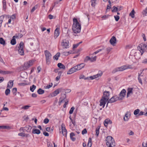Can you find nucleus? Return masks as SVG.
<instances>
[{"label": "nucleus", "mask_w": 147, "mask_h": 147, "mask_svg": "<svg viewBox=\"0 0 147 147\" xmlns=\"http://www.w3.org/2000/svg\"><path fill=\"white\" fill-rule=\"evenodd\" d=\"M12 72L11 71H3L0 69V74L3 75H5L7 74H11Z\"/></svg>", "instance_id": "nucleus-21"}, {"label": "nucleus", "mask_w": 147, "mask_h": 147, "mask_svg": "<svg viewBox=\"0 0 147 147\" xmlns=\"http://www.w3.org/2000/svg\"><path fill=\"white\" fill-rule=\"evenodd\" d=\"M11 128L10 127L8 126H1V129H9Z\"/></svg>", "instance_id": "nucleus-42"}, {"label": "nucleus", "mask_w": 147, "mask_h": 147, "mask_svg": "<svg viewBox=\"0 0 147 147\" xmlns=\"http://www.w3.org/2000/svg\"><path fill=\"white\" fill-rule=\"evenodd\" d=\"M62 132L63 135L65 137H67V131L65 128V125L63 123L61 125Z\"/></svg>", "instance_id": "nucleus-11"}, {"label": "nucleus", "mask_w": 147, "mask_h": 147, "mask_svg": "<svg viewBox=\"0 0 147 147\" xmlns=\"http://www.w3.org/2000/svg\"><path fill=\"white\" fill-rule=\"evenodd\" d=\"M57 66L60 69H65V66L61 63H59L57 64Z\"/></svg>", "instance_id": "nucleus-27"}, {"label": "nucleus", "mask_w": 147, "mask_h": 147, "mask_svg": "<svg viewBox=\"0 0 147 147\" xmlns=\"http://www.w3.org/2000/svg\"><path fill=\"white\" fill-rule=\"evenodd\" d=\"M34 62L33 60H30L25 63L23 65L20 66L18 68V71H20L27 69L33 65Z\"/></svg>", "instance_id": "nucleus-3"}, {"label": "nucleus", "mask_w": 147, "mask_h": 147, "mask_svg": "<svg viewBox=\"0 0 147 147\" xmlns=\"http://www.w3.org/2000/svg\"><path fill=\"white\" fill-rule=\"evenodd\" d=\"M111 48L110 47H108L106 49V50L107 51V53H109L111 51Z\"/></svg>", "instance_id": "nucleus-62"}, {"label": "nucleus", "mask_w": 147, "mask_h": 147, "mask_svg": "<svg viewBox=\"0 0 147 147\" xmlns=\"http://www.w3.org/2000/svg\"><path fill=\"white\" fill-rule=\"evenodd\" d=\"M100 128V127L98 126V127H97L96 129V135L98 137L99 134V130Z\"/></svg>", "instance_id": "nucleus-35"}, {"label": "nucleus", "mask_w": 147, "mask_h": 147, "mask_svg": "<svg viewBox=\"0 0 147 147\" xmlns=\"http://www.w3.org/2000/svg\"><path fill=\"white\" fill-rule=\"evenodd\" d=\"M74 109H75V108H74V107H72L71 108V109L69 111V113L70 114H72L73 113Z\"/></svg>", "instance_id": "nucleus-46"}, {"label": "nucleus", "mask_w": 147, "mask_h": 147, "mask_svg": "<svg viewBox=\"0 0 147 147\" xmlns=\"http://www.w3.org/2000/svg\"><path fill=\"white\" fill-rule=\"evenodd\" d=\"M134 13L135 11L134 9H133L129 13V16H130L131 18H133L134 17Z\"/></svg>", "instance_id": "nucleus-38"}, {"label": "nucleus", "mask_w": 147, "mask_h": 147, "mask_svg": "<svg viewBox=\"0 0 147 147\" xmlns=\"http://www.w3.org/2000/svg\"><path fill=\"white\" fill-rule=\"evenodd\" d=\"M3 8L4 10L5 11L6 9V1L5 0H3Z\"/></svg>", "instance_id": "nucleus-36"}, {"label": "nucleus", "mask_w": 147, "mask_h": 147, "mask_svg": "<svg viewBox=\"0 0 147 147\" xmlns=\"http://www.w3.org/2000/svg\"><path fill=\"white\" fill-rule=\"evenodd\" d=\"M102 75V73L101 72L100 74H98L96 75H94L93 76H91L89 77L90 79L92 80L96 78L99 77L101 76Z\"/></svg>", "instance_id": "nucleus-18"}, {"label": "nucleus", "mask_w": 147, "mask_h": 147, "mask_svg": "<svg viewBox=\"0 0 147 147\" xmlns=\"http://www.w3.org/2000/svg\"><path fill=\"white\" fill-rule=\"evenodd\" d=\"M133 88H128L127 89V98L129 96L130 94H133L132 90Z\"/></svg>", "instance_id": "nucleus-23"}, {"label": "nucleus", "mask_w": 147, "mask_h": 147, "mask_svg": "<svg viewBox=\"0 0 147 147\" xmlns=\"http://www.w3.org/2000/svg\"><path fill=\"white\" fill-rule=\"evenodd\" d=\"M0 43L3 45H5V40L2 38H0Z\"/></svg>", "instance_id": "nucleus-34"}, {"label": "nucleus", "mask_w": 147, "mask_h": 147, "mask_svg": "<svg viewBox=\"0 0 147 147\" xmlns=\"http://www.w3.org/2000/svg\"><path fill=\"white\" fill-rule=\"evenodd\" d=\"M130 116V113L129 112H127L126 113L123 119L125 121H127L129 119Z\"/></svg>", "instance_id": "nucleus-17"}, {"label": "nucleus", "mask_w": 147, "mask_h": 147, "mask_svg": "<svg viewBox=\"0 0 147 147\" xmlns=\"http://www.w3.org/2000/svg\"><path fill=\"white\" fill-rule=\"evenodd\" d=\"M49 122V120L48 118H45L44 120V122L45 124H47Z\"/></svg>", "instance_id": "nucleus-53"}, {"label": "nucleus", "mask_w": 147, "mask_h": 147, "mask_svg": "<svg viewBox=\"0 0 147 147\" xmlns=\"http://www.w3.org/2000/svg\"><path fill=\"white\" fill-rule=\"evenodd\" d=\"M110 120H105L104 122V125L107 127V125L109 123V122L110 121Z\"/></svg>", "instance_id": "nucleus-45"}, {"label": "nucleus", "mask_w": 147, "mask_h": 147, "mask_svg": "<svg viewBox=\"0 0 147 147\" xmlns=\"http://www.w3.org/2000/svg\"><path fill=\"white\" fill-rule=\"evenodd\" d=\"M147 46L146 44L142 43L140 44L138 47V49L141 53V55L144 53L146 47L147 49Z\"/></svg>", "instance_id": "nucleus-6"}, {"label": "nucleus", "mask_w": 147, "mask_h": 147, "mask_svg": "<svg viewBox=\"0 0 147 147\" xmlns=\"http://www.w3.org/2000/svg\"><path fill=\"white\" fill-rule=\"evenodd\" d=\"M118 100H119V98L117 96H114L112 97L108 100V102L112 103L116 102Z\"/></svg>", "instance_id": "nucleus-12"}, {"label": "nucleus", "mask_w": 147, "mask_h": 147, "mask_svg": "<svg viewBox=\"0 0 147 147\" xmlns=\"http://www.w3.org/2000/svg\"><path fill=\"white\" fill-rule=\"evenodd\" d=\"M19 85H20V86H26V85H28V84L26 83H20L18 84Z\"/></svg>", "instance_id": "nucleus-57"}, {"label": "nucleus", "mask_w": 147, "mask_h": 147, "mask_svg": "<svg viewBox=\"0 0 147 147\" xmlns=\"http://www.w3.org/2000/svg\"><path fill=\"white\" fill-rule=\"evenodd\" d=\"M110 42L112 45L114 46L116 42V38L114 36H113L110 40Z\"/></svg>", "instance_id": "nucleus-16"}, {"label": "nucleus", "mask_w": 147, "mask_h": 147, "mask_svg": "<svg viewBox=\"0 0 147 147\" xmlns=\"http://www.w3.org/2000/svg\"><path fill=\"white\" fill-rule=\"evenodd\" d=\"M36 86L34 85H33L32 86L30 87V90L32 92H33L34 90L36 88Z\"/></svg>", "instance_id": "nucleus-37"}, {"label": "nucleus", "mask_w": 147, "mask_h": 147, "mask_svg": "<svg viewBox=\"0 0 147 147\" xmlns=\"http://www.w3.org/2000/svg\"><path fill=\"white\" fill-rule=\"evenodd\" d=\"M60 53H57L53 57L54 59L57 60L58 59V58L60 57Z\"/></svg>", "instance_id": "nucleus-30"}, {"label": "nucleus", "mask_w": 147, "mask_h": 147, "mask_svg": "<svg viewBox=\"0 0 147 147\" xmlns=\"http://www.w3.org/2000/svg\"><path fill=\"white\" fill-rule=\"evenodd\" d=\"M92 145V140L91 138H89L88 139V141L87 144L88 147H91Z\"/></svg>", "instance_id": "nucleus-32"}, {"label": "nucleus", "mask_w": 147, "mask_h": 147, "mask_svg": "<svg viewBox=\"0 0 147 147\" xmlns=\"http://www.w3.org/2000/svg\"><path fill=\"white\" fill-rule=\"evenodd\" d=\"M115 20L117 21H118L120 17L118 16H114Z\"/></svg>", "instance_id": "nucleus-52"}, {"label": "nucleus", "mask_w": 147, "mask_h": 147, "mask_svg": "<svg viewBox=\"0 0 147 147\" xmlns=\"http://www.w3.org/2000/svg\"><path fill=\"white\" fill-rule=\"evenodd\" d=\"M112 12H116L117 11V7L115 6H113L112 7Z\"/></svg>", "instance_id": "nucleus-39"}, {"label": "nucleus", "mask_w": 147, "mask_h": 147, "mask_svg": "<svg viewBox=\"0 0 147 147\" xmlns=\"http://www.w3.org/2000/svg\"><path fill=\"white\" fill-rule=\"evenodd\" d=\"M37 8V6H35L31 10V12L32 13H33L34 11Z\"/></svg>", "instance_id": "nucleus-54"}, {"label": "nucleus", "mask_w": 147, "mask_h": 147, "mask_svg": "<svg viewBox=\"0 0 147 147\" xmlns=\"http://www.w3.org/2000/svg\"><path fill=\"white\" fill-rule=\"evenodd\" d=\"M17 91V89L16 88H13L12 90V92L13 94L16 93Z\"/></svg>", "instance_id": "nucleus-50"}, {"label": "nucleus", "mask_w": 147, "mask_h": 147, "mask_svg": "<svg viewBox=\"0 0 147 147\" xmlns=\"http://www.w3.org/2000/svg\"><path fill=\"white\" fill-rule=\"evenodd\" d=\"M107 147H115V143L113 138L110 136H108L105 140Z\"/></svg>", "instance_id": "nucleus-2"}, {"label": "nucleus", "mask_w": 147, "mask_h": 147, "mask_svg": "<svg viewBox=\"0 0 147 147\" xmlns=\"http://www.w3.org/2000/svg\"><path fill=\"white\" fill-rule=\"evenodd\" d=\"M10 90L9 89H7L5 92V93L6 95H8L10 94Z\"/></svg>", "instance_id": "nucleus-43"}, {"label": "nucleus", "mask_w": 147, "mask_h": 147, "mask_svg": "<svg viewBox=\"0 0 147 147\" xmlns=\"http://www.w3.org/2000/svg\"><path fill=\"white\" fill-rule=\"evenodd\" d=\"M15 38V36H13V37L12 39L11 40V44L12 45H15V44H16V42Z\"/></svg>", "instance_id": "nucleus-29"}, {"label": "nucleus", "mask_w": 147, "mask_h": 147, "mask_svg": "<svg viewBox=\"0 0 147 147\" xmlns=\"http://www.w3.org/2000/svg\"><path fill=\"white\" fill-rule=\"evenodd\" d=\"M13 85V82L12 80H10L9 81L7 84V87L9 88H12Z\"/></svg>", "instance_id": "nucleus-24"}, {"label": "nucleus", "mask_w": 147, "mask_h": 147, "mask_svg": "<svg viewBox=\"0 0 147 147\" xmlns=\"http://www.w3.org/2000/svg\"><path fill=\"white\" fill-rule=\"evenodd\" d=\"M13 36H15V38H22L23 36V35L21 34H16L15 35Z\"/></svg>", "instance_id": "nucleus-33"}, {"label": "nucleus", "mask_w": 147, "mask_h": 147, "mask_svg": "<svg viewBox=\"0 0 147 147\" xmlns=\"http://www.w3.org/2000/svg\"><path fill=\"white\" fill-rule=\"evenodd\" d=\"M126 92V90L124 89H123L121 90L119 94V96L118 97L119 100H122L124 98Z\"/></svg>", "instance_id": "nucleus-10"}, {"label": "nucleus", "mask_w": 147, "mask_h": 147, "mask_svg": "<svg viewBox=\"0 0 147 147\" xmlns=\"http://www.w3.org/2000/svg\"><path fill=\"white\" fill-rule=\"evenodd\" d=\"M108 101H106L105 100L103 99L102 98L101 100H100V106H102V107L104 108L105 106V104L106 102Z\"/></svg>", "instance_id": "nucleus-20"}, {"label": "nucleus", "mask_w": 147, "mask_h": 147, "mask_svg": "<svg viewBox=\"0 0 147 147\" xmlns=\"http://www.w3.org/2000/svg\"><path fill=\"white\" fill-rule=\"evenodd\" d=\"M147 70V68L144 69L142 70H140V73H138V80L139 83H140L141 84H142V79L144 78V76L143 75H142V74L144 70Z\"/></svg>", "instance_id": "nucleus-8"}, {"label": "nucleus", "mask_w": 147, "mask_h": 147, "mask_svg": "<svg viewBox=\"0 0 147 147\" xmlns=\"http://www.w3.org/2000/svg\"><path fill=\"white\" fill-rule=\"evenodd\" d=\"M25 127H21L20 129V131H22L23 132H24L25 131Z\"/></svg>", "instance_id": "nucleus-59"}, {"label": "nucleus", "mask_w": 147, "mask_h": 147, "mask_svg": "<svg viewBox=\"0 0 147 147\" xmlns=\"http://www.w3.org/2000/svg\"><path fill=\"white\" fill-rule=\"evenodd\" d=\"M30 107V106H29L26 105L22 107L21 108V109H24L25 110H26L28 109Z\"/></svg>", "instance_id": "nucleus-47"}, {"label": "nucleus", "mask_w": 147, "mask_h": 147, "mask_svg": "<svg viewBox=\"0 0 147 147\" xmlns=\"http://www.w3.org/2000/svg\"><path fill=\"white\" fill-rule=\"evenodd\" d=\"M129 66L127 65H124L120 67H117L114 69L112 71L113 73H115L117 71H122L127 69L129 68Z\"/></svg>", "instance_id": "nucleus-5"}, {"label": "nucleus", "mask_w": 147, "mask_h": 147, "mask_svg": "<svg viewBox=\"0 0 147 147\" xmlns=\"http://www.w3.org/2000/svg\"><path fill=\"white\" fill-rule=\"evenodd\" d=\"M52 85H53V84L52 83H51V85H47L46 86V87H45V88H46L47 89H49V88H51L52 86Z\"/></svg>", "instance_id": "nucleus-60"}, {"label": "nucleus", "mask_w": 147, "mask_h": 147, "mask_svg": "<svg viewBox=\"0 0 147 147\" xmlns=\"http://www.w3.org/2000/svg\"><path fill=\"white\" fill-rule=\"evenodd\" d=\"M147 13V7L143 11V14H146Z\"/></svg>", "instance_id": "nucleus-64"}, {"label": "nucleus", "mask_w": 147, "mask_h": 147, "mask_svg": "<svg viewBox=\"0 0 147 147\" xmlns=\"http://www.w3.org/2000/svg\"><path fill=\"white\" fill-rule=\"evenodd\" d=\"M75 135L73 132H71L70 134V139L73 141H75L76 139L75 138L73 137Z\"/></svg>", "instance_id": "nucleus-28"}, {"label": "nucleus", "mask_w": 147, "mask_h": 147, "mask_svg": "<svg viewBox=\"0 0 147 147\" xmlns=\"http://www.w3.org/2000/svg\"><path fill=\"white\" fill-rule=\"evenodd\" d=\"M18 135L22 137H25V134L22 132L18 134Z\"/></svg>", "instance_id": "nucleus-51"}, {"label": "nucleus", "mask_w": 147, "mask_h": 147, "mask_svg": "<svg viewBox=\"0 0 147 147\" xmlns=\"http://www.w3.org/2000/svg\"><path fill=\"white\" fill-rule=\"evenodd\" d=\"M109 92L106 91L104 92L102 98L106 101H108L109 98Z\"/></svg>", "instance_id": "nucleus-9"}, {"label": "nucleus", "mask_w": 147, "mask_h": 147, "mask_svg": "<svg viewBox=\"0 0 147 147\" xmlns=\"http://www.w3.org/2000/svg\"><path fill=\"white\" fill-rule=\"evenodd\" d=\"M117 11H119L120 10L122 9L123 8V7L122 6H120V7H117Z\"/></svg>", "instance_id": "nucleus-63"}, {"label": "nucleus", "mask_w": 147, "mask_h": 147, "mask_svg": "<svg viewBox=\"0 0 147 147\" xmlns=\"http://www.w3.org/2000/svg\"><path fill=\"white\" fill-rule=\"evenodd\" d=\"M140 111V110L139 109H137L135 110L134 112V114L135 115H138Z\"/></svg>", "instance_id": "nucleus-41"}, {"label": "nucleus", "mask_w": 147, "mask_h": 147, "mask_svg": "<svg viewBox=\"0 0 147 147\" xmlns=\"http://www.w3.org/2000/svg\"><path fill=\"white\" fill-rule=\"evenodd\" d=\"M24 45V43L23 42H21L19 44V47H18V53L21 55H24L23 49Z\"/></svg>", "instance_id": "nucleus-7"}, {"label": "nucleus", "mask_w": 147, "mask_h": 147, "mask_svg": "<svg viewBox=\"0 0 147 147\" xmlns=\"http://www.w3.org/2000/svg\"><path fill=\"white\" fill-rule=\"evenodd\" d=\"M69 41L65 39L63 40L62 41V45L65 48L67 49L69 47Z\"/></svg>", "instance_id": "nucleus-13"}, {"label": "nucleus", "mask_w": 147, "mask_h": 147, "mask_svg": "<svg viewBox=\"0 0 147 147\" xmlns=\"http://www.w3.org/2000/svg\"><path fill=\"white\" fill-rule=\"evenodd\" d=\"M143 147H147V142H143L142 143Z\"/></svg>", "instance_id": "nucleus-58"}, {"label": "nucleus", "mask_w": 147, "mask_h": 147, "mask_svg": "<svg viewBox=\"0 0 147 147\" xmlns=\"http://www.w3.org/2000/svg\"><path fill=\"white\" fill-rule=\"evenodd\" d=\"M4 16H0V23H1L3 21L4 18Z\"/></svg>", "instance_id": "nucleus-56"}, {"label": "nucleus", "mask_w": 147, "mask_h": 147, "mask_svg": "<svg viewBox=\"0 0 147 147\" xmlns=\"http://www.w3.org/2000/svg\"><path fill=\"white\" fill-rule=\"evenodd\" d=\"M96 1V0H91V5L92 6H95Z\"/></svg>", "instance_id": "nucleus-44"}, {"label": "nucleus", "mask_w": 147, "mask_h": 147, "mask_svg": "<svg viewBox=\"0 0 147 147\" xmlns=\"http://www.w3.org/2000/svg\"><path fill=\"white\" fill-rule=\"evenodd\" d=\"M73 24L72 26V29L74 32L75 33H80L81 30V25L76 18L73 19Z\"/></svg>", "instance_id": "nucleus-1"}, {"label": "nucleus", "mask_w": 147, "mask_h": 147, "mask_svg": "<svg viewBox=\"0 0 147 147\" xmlns=\"http://www.w3.org/2000/svg\"><path fill=\"white\" fill-rule=\"evenodd\" d=\"M32 132L33 134H39L40 133V131L38 129H32Z\"/></svg>", "instance_id": "nucleus-25"}, {"label": "nucleus", "mask_w": 147, "mask_h": 147, "mask_svg": "<svg viewBox=\"0 0 147 147\" xmlns=\"http://www.w3.org/2000/svg\"><path fill=\"white\" fill-rule=\"evenodd\" d=\"M96 56H95L94 57H92L91 58V61L93 62L96 60Z\"/></svg>", "instance_id": "nucleus-49"}, {"label": "nucleus", "mask_w": 147, "mask_h": 147, "mask_svg": "<svg viewBox=\"0 0 147 147\" xmlns=\"http://www.w3.org/2000/svg\"><path fill=\"white\" fill-rule=\"evenodd\" d=\"M61 88L58 89L55 91L52 94H51V96L52 97L55 96L59 94L61 90Z\"/></svg>", "instance_id": "nucleus-15"}, {"label": "nucleus", "mask_w": 147, "mask_h": 147, "mask_svg": "<svg viewBox=\"0 0 147 147\" xmlns=\"http://www.w3.org/2000/svg\"><path fill=\"white\" fill-rule=\"evenodd\" d=\"M85 65V64L84 63H82L77 65L76 66L77 67V70L78 71L84 68Z\"/></svg>", "instance_id": "nucleus-19"}, {"label": "nucleus", "mask_w": 147, "mask_h": 147, "mask_svg": "<svg viewBox=\"0 0 147 147\" xmlns=\"http://www.w3.org/2000/svg\"><path fill=\"white\" fill-rule=\"evenodd\" d=\"M91 58L90 57L87 56L85 58L84 60V62H87L89 60L91 61Z\"/></svg>", "instance_id": "nucleus-40"}, {"label": "nucleus", "mask_w": 147, "mask_h": 147, "mask_svg": "<svg viewBox=\"0 0 147 147\" xmlns=\"http://www.w3.org/2000/svg\"><path fill=\"white\" fill-rule=\"evenodd\" d=\"M32 128V127L31 126L28 125L25 127V129L27 132H29L30 131Z\"/></svg>", "instance_id": "nucleus-26"}, {"label": "nucleus", "mask_w": 147, "mask_h": 147, "mask_svg": "<svg viewBox=\"0 0 147 147\" xmlns=\"http://www.w3.org/2000/svg\"><path fill=\"white\" fill-rule=\"evenodd\" d=\"M48 147H53V144L50 142H48L47 143Z\"/></svg>", "instance_id": "nucleus-61"}, {"label": "nucleus", "mask_w": 147, "mask_h": 147, "mask_svg": "<svg viewBox=\"0 0 147 147\" xmlns=\"http://www.w3.org/2000/svg\"><path fill=\"white\" fill-rule=\"evenodd\" d=\"M45 54L46 57V63L47 64L49 65L50 63V59L51 58V54L50 52L47 51H45Z\"/></svg>", "instance_id": "nucleus-4"}, {"label": "nucleus", "mask_w": 147, "mask_h": 147, "mask_svg": "<svg viewBox=\"0 0 147 147\" xmlns=\"http://www.w3.org/2000/svg\"><path fill=\"white\" fill-rule=\"evenodd\" d=\"M59 76H57L56 78V80L57 81H58L60 78V75L61 74V72H59Z\"/></svg>", "instance_id": "nucleus-48"}, {"label": "nucleus", "mask_w": 147, "mask_h": 147, "mask_svg": "<svg viewBox=\"0 0 147 147\" xmlns=\"http://www.w3.org/2000/svg\"><path fill=\"white\" fill-rule=\"evenodd\" d=\"M77 67L76 66L71 68L67 72V74H70L73 73L74 72L78 71Z\"/></svg>", "instance_id": "nucleus-14"}, {"label": "nucleus", "mask_w": 147, "mask_h": 147, "mask_svg": "<svg viewBox=\"0 0 147 147\" xmlns=\"http://www.w3.org/2000/svg\"><path fill=\"white\" fill-rule=\"evenodd\" d=\"M37 92L39 94H42L44 93L45 91L44 90L40 88L37 90Z\"/></svg>", "instance_id": "nucleus-31"}, {"label": "nucleus", "mask_w": 147, "mask_h": 147, "mask_svg": "<svg viewBox=\"0 0 147 147\" xmlns=\"http://www.w3.org/2000/svg\"><path fill=\"white\" fill-rule=\"evenodd\" d=\"M87 133L86 129H83V130L82 131V134L83 135H84L85 134H86Z\"/></svg>", "instance_id": "nucleus-55"}, {"label": "nucleus", "mask_w": 147, "mask_h": 147, "mask_svg": "<svg viewBox=\"0 0 147 147\" xmlns=\"http://www.w3.org/2000/svg\"><path fill=\"white\" fill-rule=\"evenodd\" d=\"M59 34V29L56 28L55 31L54 37L55 38H57Z\"/></svg>", "instance_id": "nucleus-22"}]
</instances>
